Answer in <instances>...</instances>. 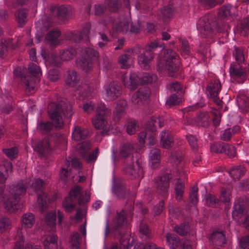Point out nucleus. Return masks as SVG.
Listing matches in <instances>:
<instances>
[{
	"label": "nucleus",
	"instance_id": "f257e3e1",
	"mask_svg": "<svg viewBox=\"0 0 249 249\" xmlns=\"http://www.w3.org/2000/svg\"><path fill=\"white\" fill-rule=\"evenodd\" d=\"M48 113L53 122L40 121L37 125L38 130L43 134H48L53 127L62 128L64 123L61 115L63 114L66 117L70 118L73 112L70 104L61 102L57 104H50L49 106Z\"/></svg>",
	"mask_w": 249,
	"mask_h": 249
},
{
	"label": "nucleus",
	"instance_id": "f03ea898",
	"mask_svg": "<svg viewBox=\"0 0 249 249\" xmlns=\"http://www.w3.org/2000/svg\"><path fill=\"white\" fill-rule=\"evenodd\" d=\"M133 207L131 205L129 210H122L120 213H117L116 217L113 221V231L114 236L120 239L122 246L128 248L132 246L130 244V235L127 233L128 225L127 218L132 217V211Z\"/></svg>",
	"mask_w": 249,
	"mask_h": 249
},
{
	"label": "nucleus",
	"instance_id": "7ed1b4c3",
	"mask_svg": "<svg viewBox=\"0 0 249 249\" xmlns=\"http://www.w3.org/2000/svg\"><path fill=\"white\" fill-rule=\"evenodd\" d=\"M7 198L5 202V208L10 213H16L18 210V203L21 196L26 192V188L22 180L7 188Z\"/></svg>",
	"mask_w": 249,
	"mask_h": 249
},
{
	"label": "nucleus",
	"instance_id": "20e7f679",
	"mask_svg": "<svg viewBox=\"0 0 249 249\" xmlns=\"http://www.w3.org/2000/svg\"><path fill=\"white\" fill-rule=\"evenodd\" d=\"M164 58L166 60L164 65L160 62H158L157 66L160 71L166 70L170 76L173 77L175 73L179 71L181 65L178 55L173 50L166 49L164 52Z\"/></svg>",
	"mask_w": 249,
	"mask_h": 249
},
{
	"label": "nucleus",
	"instance_id": "39448f33",
	"mask_svg": "<svg viewBox=\"0 0 249 249\" xmlns=\"http://www.w3.org/2000/svg\"><path fill=\"white\" fill-rule=\"evenodd\" d=\"M199 31L204 38H213L222 32L218 26V22L212 15H207L201 18L199 21Z\"/></svg>",
	"mask_w": 249,
	"mask_h": 249
},
{
	"label": "nucleus",
	"instance_id": "423d86ee",
	"mask_svg": "<svg viewBox=\"0 0 249 249\" xmlns=\"http://www.w3.org/2000/svg\"><path fill=\"white\" fill-rule=\"evenodd\" d=\"M158 47H162V45L158 40L151 42L145 46V51L139 55L138 59L141 68L147 70L150 67L149 63L155 56L153 52Z\"/></svg>",
	"mask_w": 249,
	"mask_h": 249
},
{
	"label": "nucleus",
	"instance_id": "0eeeda50",
	"mask_svg": "<svg viewBox=\"0 0 249 249\" xmlns=\"http://www.w3.org/2000/svg\"><path fill=\"white\" fill-rule=\"evenodd\" d=\"M124 173L130 178L134 179L143 176V169L141 162L138 159L134 164L133 158L127 159L123 162Z\"/></svg>",
	"mask_w": 249,
	"mask_h": 249
},
{
	"label": "nucleus",
	"instance_id": "6e6552de",
	"mask_svg": "<svg viewBox=\"0 0 249 249\" xmlns=\"http://www.w3.org/2000/svg\"><path fill=\"white\" fill-rule=\"evenodd\" d=\"M55 138L63 139V136L59 134H55L50 138H45L42 140H37L33 143L34 150L41 156L48 154L52 149L51 141Z\"/></svg>",
	"mask_w": 249,
	"mask_h": 249
},
{
	"label": "nucleus",
	"instance_id": "1a4fd4ad",
	"mask_svg": "<svg viewBox=\"0 0 249 249\" xmlns=\"http://www.w3.org/2000/svg\"><path fill=\"white\" fill-rule=\"evenodd\" d=\"M110 109L106 107L104 104L98 105L96 109V115L92 119V124L97 129H103L107 123V117L110 114Z\"/></svg>",
	"mask_w": 249,
	"mask_h": 249
},
{
	"label": "nucleus",
	"instance_id": "9d476101",
	"mask_svg": "<svg viewBox=\"0 0 249 249\" xmlns=\"http://www.w3.org/2000/svg\"><path fill=\"white\" fill-rule=\"evenodd\" d=\"M210 149L212 153L216 154L224 153L230 157L236 156V151L234 146L222 142H217L211 144Z\"/></svg>",
	"mask_w": 249,
	"mask_h": 249
},
{
	"label": "nucleus",
	"instance_id": "9b49d317",
	"mask_svg": "<svg viewBox=\"0 0 249 249\" xmlns=\"http://www.w3.org/2000/svg\"><path fill=\"white\" fill-rule=\"evenodd\" d=\"M172 179V175L167 173L155 178L154 185L162 196H164L168 193L170 187V181Z\"/></svg>",
	"mask_w": 249,
	"mask_h": 249
},
{
	"label": "nucleus",
	"instance_id": "f8f14e48",
	"mask_svg": "<svg viewBox=\"0 0 249 249\" xmlns=\"http://www.w3.org/2000/svg\"><path fill=\"white\" fill-rule=\"evenodd\" d=\"M81 189L76 186L71 189L69 196L67 197L63 202V207L67 213H71L76 205V200L81 195Z\"/></svg>",
	"mask_w": 249,
	"mask_h": 249
},
{
	"label": "nucleus",
	"instance_id": "ddd939ff",
	"mask_svg": "<svg viewBox=\"0 0 249 249\" xmlns=\"http://www.w3.org/2000/svg\"><path fill=\"white\" fill-rule=\"evenodd\" d=\"M230 74L232 78L239 80L240 83H243L247 79L249 73L248 70L242 64L232 63L230 69Z\"/></svg>",
	"mask_w": 249,
	"mask_h": 249
},
{
	"label": "nucleus",
	"instance_id": "4468645a",
	"mask_svg": "<svg viewBox=\"0 0 249 249\" xmlns=\"http://www.w3.org/2000/svg\"><path fill=\"white\" fill-rule=\"evenodd\" d=\"M151 95V90L147 86H143L140 88L132 96V102L138 105H142L144 103L147 101Z\"/></svg>",
	"mask_w": 249,
	"mask_h": 249
},
{
	"label": "nucleus",
	"instance_id": "2eb2a0df",
	"mask_svg": "<svg viewBox=\"0 0 249 249\" xmlns=\"http://www.w3.org/2000/svg\"><path fill=\"white\" fill-rule=\"evenodd\" d=\"M50 13L54 17L57 18L61 21H64L72 16V8L61 5L57 7L52 5L50 8Z\"/></svg>",
	"mask_w": 249,
	"mask_h": 249
},
{
	"label": "nucleus",
	"instance_id": "dca6fc26",
	"mask_svg": "<svg viewBox=\"0 0 249 249\" xmlns=\"http://www.w3.org/2000/svg\"><path fill=\"white\" fill-rule=\"evenodd\" d=\"M247 204L243 198H238L235 200L232 216L234 219L240 218L245 213Z\"/></svg>",
	"mask_w": 249,
	"mask_h": 249
},
{
	"label": "nucleus",
	"instance_id": "f3484780",
	"mask_svg": "<svg viewBox=\"0 0 249 249\" xmlns=\"http://www.w3.org/2000/svg\"><path fill=\"white\" fill-rule=\"evenodd\" d=\"M61 34V32L58 30L50 31L45 36V40L46 44L51 48L56 47L60 44V41L58 38Z\"/></svg>",
	"mask_w": 249,
	"mask_h": 249
},
{
	"label": "nucleus",
	"instance_id": "a211bd4d",
	"mask_svg": "<svg viewBox=\"0 0 249 249\" xmlns=\"http://www.w3.org/2000/svg\"><path fill=\"white\" fill-rule=\"evenodd\" d=\"M106 90L107 99L109 100H115L121 94V87L114 82L110 83L106 88Z\"/></svg>",
	"mask_w": 249,
	"mask_h": 249
},
{
	"label": "nucleus",
	"instance_id": "6ab92c4d",
	"mask_svg": "<svg viewBox=\"0 0 249 249\" xmlns=\"http://www.w3.org/2000/svg\"><path fill=\"white\" fill-rule=\"evenodd\" d=\"M221 89V85L219 80L216 79L211 81L206 88L208 96L209 98L217 96Z\"/></svg>",
	"mask_w": 249,
	"mask_h": 249
},
{
	"label": "nucleus",
	"instance_id": "aec40b11",
	"mask_svg": "<svg viewBox=\"0 0 249 249\" xmlns=\"http://www.w3.org/2000/svg\"><path fill=\"white\" fill-rule=\"evenodd\" d=\"M164 120L161 117L152 116L146 124V129L151 132H157V127L161 128L164 125Z\"/></svg>",
	"mask_w": 249,
	"mask_h": 249
},
{
	"label": "nucleus",
	"instance_id": "412c9836",
	"mask_svg": "<svg viewBox=\"0 0 249 249\" xmlns=\"http://www.w3.org/2000/svg\"><path fill=\"white\" fill-rule=\"evenodd\" d=\"M113 192L120 198H124L129 195V190L122 182H116L113 186Z\"/></svg>",
	"mask_w": 249,
	"mask_h": 249
},
{
	"label": "nucleus",
	"instance_id": "4be33fe9",
	"mask_svg": "<svg viewBox=\"0 0 249 249\" xmlns=\"http://www.w3.org/2000/svg\"><path fill=\"white\" fill-rule=\"evenodd\" d=\"M66 84L70 87L75 86L80 80V76L73 70L68 71L64 75Z\"/></svg>",
	"mask_w": 249,
	"mask_h": 249
},
{
	"label": "nucleus",
	"instance_id": "5701e85b",
	"mask_svg": "<svg viewBox=\"0 0 249 249\" xmlns=\"http://www.w3.org/2000/svg\"><path fill=\"white\" fill-rule=\"evenodd\" d=\"M123 82L125 87L130 90H134L141 83L140 78L135 73H130L129 76V81L125 82V78H123Z\"/></svg>",
	"mask_w": 249,
	"mask_h": 249
},
{
	"label": "nucleus",
	"instance_id": "b1692460",
	"mask_svg": "<svg viewBox=\"0 0 249 249\" xmlns=\"http://www.w3.org/2000/svg\"><path fill=\"white\" fill-rule=\"evenodd\" d=\"M89 135V132L85 128L75 126L72 134V138L75 141H79L86 139Z\"/></svg>",
	"mask_w": 249,
	"mask_h": 249
},
{
	"label": "nucleus",
	"instance_id": "393cba45",
	"mask_svg": "<svg viewBox=\"0 0 249 249\" xmlns=\"http://www.w3.org/2000/svg\"><path fill=\"white\" fill-rule=\"evenodd\" d=\"M15 20L19 27L24 26L28 20V10L26 9H20L17 10L15 14Z\"/></svg>",
	"mask_w": 249,
	"mask_h": 249
},
{
	"label": "nucleus",
	"instance_id": "a878e982",
	"mask_svg": "<svg viewBox=\"0 0 249 249\" xmlns=\"http://www.w3.org/2000/svg\"><path fill=\"white\" fill-rule=\"evenodd\" d=\"M174 140L169 131H163L160 134V143L164 148L168 149L173 145Z\"/></svg>",
	"mask_w": 249,
	"mask_h": 249
},
{
	"label": "nucleus",
	"instance_id": "bb28decb",
	"mask_svg": "<svg viewBox=\"0 0 249 249\" xmlns=\"http://www.w3.org/2000/svg\"><path fill=\"white\" fill-rule=\"evenodd\" d=\"M210 239L213 245L222 247L227 243L225 235L221 231H214L211 235Z\"/></svg>",
	"mask_w": 249,
	"mask_h": 249
},
{
	"label": "nucleus",
	"instance_id": "cd10ccee",
	"mask_svg": "<svg viewBox=\"0 0 249 249\" xmlns=\"http://www.w3.org/2000/svg\"><path fill=\"white\" fill-rule=\"evenodd\" d=\"M57 237L54 233L47 235L43 240L44 249H58Z\"/></svg>",
	"mask_w": 249,
	"mask_h": 249
},
{
	"label": "nucleus",
	"instance_id": "c85d7f7f",
	"mask_svg": "<svg viewBox=\"0 0 249 249\" xmlns=\"http://www.w3.org/2000/svg\"><path fill=\"white\" fill-rule=\"evenodd\" d=\"M127 106V102L124 100H119L113 111L114 120H119L124 115L125 108Z\"/></svg>",
	"mask_w": 249,
	"mask_h": 249
},
{
	"label": "nucleus",
	"instance_id": "c756f323",
	"mask_svg": "<svg viewBox=\"0 0 249 249\" xmlns=\"http://www.w3.org/2000/svg\"><path fill=\"white\" fill-rule=\"evenodd\" d=\"M246 172V168L243 165H239L231 168L229 173L233 179L238 180L244 175Z\"/></svg>",
	"mask_w": 249,
	"mask_h": 249
},
{
	"label": "nucleus",
	"instance_id": "7c9ffc66",
	"mask_svg": "<svg viewBox=\"0 0 249 249\" xmlns=\"http://www.w3.org/2000/svg\"><path fill=\"white\" fill-rule=\"evenodd\" d=\"M133 150V146L129 143H126L120 147L119 155L121 157L124 158V161L126 159H130L132 157L134 158L133 156H131Z\"/></svg>",
	"mask_w": 249,
	"mask_h": 249
},
{
	"label": "nucleus",
	"instance_id": "2f4dec72",
	"mask_svg": "<svg viewBox=\"0 0 249 249\" xmlns=\"http://www.w3.org/2000/svg\"><path fill=\"white\" fill-rule=\"evenodd\" d=\"M93 64V62L83 55L80 59L76 60V65L77 67L86 72H88L92 70Z\"/></svg>",
	"mask_w": 249,
	"mask_h": 249
},
{
	"label": "nucleus",
	"instance_id": "473e14b6",
	"mask_svg": "<svg viewBox=\"0 0 249 249\" xmlns=\"http://www.w3.org/2000/svg\"><path fill=\"white\" fill-rule=\"evenodd\" d=\"M165 237L166 243L170 248L176 249L178 247L180 243V239L177 235L168 233L165 235Z\"/></svg>",
	"mask_w": 249,
	"mask_h": 249
},
{
	"label": "nucleus",
	"instance_id": "72a5a7b5",
	"mask_svg": "<svg viewBox=\"0 0 249 249\" xmlns=\"http://www.w3.org/2000/svg\"><path fill=\"white\" fill-rule=\"evenodd\" d=\"M160 158V151L159 149L154 148L150 153V163L153 169L157 168L159 165Z\"/></svg>",
	"mask_w": 249,
	"mask_h": 249
},
{
	"label": "nucleus",
	"instance_id": "f704fd0d",
	"mask_svg": "<svg viewBox=\"0 0 249 249\" xmlns=\"http://www.w3.org/2000/svg\"><path fill=\"white\" fill-rule=\"evenodd\" d=\"M82 55L85 57H87V59L92 61L94 63L96 62L98 60V62L99 63H100V60H99V53L92 48H86L83 51Z\"/></svg>",
	"mask_w": 249,
	"mask_h": 249
},
{
	"label": "nucleus",
	"instance_id": "c9c22d12",
	"mask_svg": "<svg viewBox=\"0 0 249 249\" xmlns=\"http://www.w3.org/2000/svg\"><path fill=\"white\" fill-rule=\"evenodd\" d=\"M12 38H2L0 41V57L3 58L6 54L8 48H13Z\"/></svg>",
	"mask_w": 249,
	"mask_h": 249
},
{
	"label": "nucleus",
	"instance_id": "e433bc0d",
	"mask_svg": "<svg viewBox=\"0 0 249 249\" xmlns=\"http://www.w3.org/2000/svg\"><path fill=\"white\" fill-rule=\"evenodd\" d=\"M35 78L33 77L26 76L21 78V82L27 91L32 93L35 89Z\"/></svg>",
	"mask_w": 249,
	"mask_h": 249
},
{
	"label": "nucleus",
	"instance_id": "4c0bfd02",
	"mask_svg": "<svg viewBox=\"0 0 249 249\" xmlns=\"http://www.w3.org/2000/svg\"><path fill=\"white\" fill-rule=\"evenodd\" d=\"M173 14L174 10L169 5L161 8L160 11L158 13L159 16L162 18V19L164 22L168 21V19L173 17Z\"/></svg>",
	"mask_w": 249,
	"mask_h": 249
},
{
	"label": "nucleus",
	"instance_id": "58836bf2",
	"mask_svg": "<svg viewBox=\"0 0 249 249\" xmlns=\"http://www.w3.org/2000/svg\"><path fill=\"white\" fill-rule=\"evenodd\" d=\"M37 203L42 213L44 212L48 208L50 203V199L48 196L44 193L38 195Z\"/></svg>",
	"mask_w": 249,
	"mask_h": 249
},
{
	"label": "nucleus",
	"instance_id": "ea45409f",
	"mask_svg": "<svg viewBox=\"0 0 249 249\" xmlns=\"http://www.w3.org/2000/svg\"><path fill=\"white\" fill-rule=\"evenodd\" d=\"M91 147V143L88 141H85L81 143L78 144L76 149L79 154L83 157H87V155Z\"/></svg>",
	"mask_w": 249,
	"mask_h": 249
},
{
	"label": "nucleus",
	"instance_id": "a19ab883",
	"mask_svg": "<svg viewBox=\"0 0 249 249\" xmlns=\"http://www.w3.org/2000/svg\"><path fill=\"white\" fill-rule=\"evenodd\" d=\"M21 221L25 228H31L35 222V216L31 213H25L22 215Z\"/></svg>",
	"mask_w": 249,
	"mask_h": 249
},
{
	"label": "nucleus",
	"instance_id": "79ce46f5",
	"mask_svg": "<svg viewBox=\"0 0 249 249\" xmlns=\"http://www.w3.org/2000/svg\"><path fill=\"white\" fill-rule=\"evenodd\" d=\"M65 165L61 169L60 178L61 180L65 183L67 180L68 177L71 175V168L70 162L67 160H65Z\"/></svg>",
	"mask_w": 249,
	"mask_h": 249
},
{
	"label": "nucleus",
	"instance_id": "37998d69",
	"mask_svg": "<svg viewBox=\"0 0 249 249\" xmlns=\"http://www.w3.org/2000/svg\"><path fill=\"white\" fill-rule=\"evenodd\" d=\"M175 190L177 200L178 201H181L184 193L185 185L183 183L179 181V179L175 184Z\"/></svg>",
	"mask_w": 249,
	"mask_h": 249
},
{
	"label": "nucleus",
	"instance_id": "c03bdc74",
	"mask_svg": "<svg viewBox=\"0 0 249 249\" xmlns=\"http://www.w3.org/2000/svg\"><path fill=\"white\" fill-rule=\"evenodd\" d=\"M186 138L193 152L194 153L197 152L198 151L199 145L198 143V139L196 136L189 134L186 136Z\"/></svg>",
	"mask_w": 249,
	"mask_h": 249
},
{
	"label": "nucleus",
	"instance_id": "a18cd8bd",
	"mask_svg": "<svg viewBox=\"0 0 249 249\" xmlns=\"http://www.w3.org/2000/svg\"><path fill=\"white\" fill-rule=\"evenodd\" d=\"M235 8L231 6L230 4L223 5L219 12V16L220 18H225L229 16H231L233 14Z\"/></svg>",
	"mask_w": 249,
	"mask_h": 249
},
{
	"label": "nucleus",
	"instance_id": "49530a36",
	"mask_svg": "<svg viewBox=\"0 0 249 249\" xmlns=\"http://www.w3.org/2000/svg\"><path fill=\"white\" fill-rule=\"evenodd\" d=\"M77 54L76 50L73 48H69L64 50L61 54V59L64 61L72 59Z\"/></svg>",
	"mask_w": 249,
	"mask_h": 249
},
{
	"label": "nucleus",
	"instance_id": "de8ad7c7",
	"mask_svg": "<svg viewBox=\"0 0 249 249\" xmlns=\"http://www.w3.org/2000/svg\"><path fill=\"white\" fill-rule=\"evenodd\" d=\"M81 243V235L77 232L73 233L70 237V244L72 249H78Z\"/></svg>",
	"mask_w": 249,
	"mask_h": 249
},
{
	"label": "nucleus",
	"instance_id": "09e8293b",
	"mask_svg": "<svg viewBox=\"0 0 249 249\" xmlns=\"http://www.w3.org/2000/svg\"><path fill=\"white\" fill-rule=\"evenodd\" d=\"M233 55L236 61L234 64H243L245 61V57L243 50L241 48L235 47L233 52Z\"/></svg>",
	"mask_w": 249,
	"mask_h": 249
},
{
	"label": "nucleus",
	"instance_id": "8fccbe9b",
	"mask_svg": "<svg viewBox=\"0 0 249 249\" xmlns=\"http://www.w3.org/2000/svg\"><path fill=\"white\" fill-rule=\"evenodd\" d=\"M189 230V226L188 224L185 223L176 225L174 227V231L182 236L186 235Z\"/></svg>",
	"mask_w": 249,
	"mask_h": 249
},
{
	"label": "nucleus",
	"instance_id": "3c124183",
	"mask_svg": "<svg viewBox=\"0 0 249 249\" xmlns=\"http://www.w3.org/2000/svg\"><path fill=\"white\" fill-rule=\"evenodd\" d=\"M56 218V215L55 213H50L46 214L45 222L50 228V230H53L55 228Z\"/></svg>",
	"mask_w": 249,
	"mask_h": 249
},
{
	"label": "nucleus",
	"instance_id": "603ef678",
	"mask_svg": "<svg viewBox=\"0 0 249 249\" xmlns=\"http://www.w3.org/2000/svg\"><path fill=\"white\" fill-rule=\"evenodd\" d=\"M231 190L230 188L222 187L220 191V200L225 203H229L231 200Z\"/></svg>",
	"mask_w": 249,
	"mask_h": 249
},
{
	"label": "nucleus",
	"instance_id": "864d4df0",
	"mask_svg": "<svg viewBox=\"0 0 249 249\" xmlns=\"http://www.w3.org/2000/svg\"><path fill=\"white\" fill-rule=\"evenodd\" d=\"M15 249H22L24 243V237L21 230H18L15 236Z\"/></svg>",
	"mask_w": 249,
	"mask_h": 249
},
{
	"label": "nucleus",
	"instance_id": "5fc2aeb1",
	"mask_svg": "<svg viewBox=\"0 0 249 249\" xmlns=\"http://www.w3.org/2000/svg\"><path fill=\"white\" fill-rule=\"evenodd\" d=\"M139 231L142 236H145L146 239L151 237V231L148 225L142 221L139 226Z\"/></svg>",
	"mask_w": 249,
	"mask_h": 249
},
{
	"label": "nucleus",
	"instance_id": "6e6d98bb",
	"mask_svg": "<svg viewBox=\"0 0 249 249\" xmlns=\"http://www.w3.org/2000/svg\"><path fill=\"white\" fill-rule=\"evenodd\" d=\"M210 118L206 112H201L198 117V121L200 125L207 127L210 125Z\"/></svg>",
	"mask_w": 249,
	"mask_h": 249
},
{
	"label": "nucleus",
	"instance_id": "4d7b16f0",
	"mask_svg": "<svg viewBox=\"0 0 249 249\" xmlns=\"http://www.w3.org/2000/svg\"><path fill=\"white\" fill-rule=\"evenodd\" d=\"M206 202L209 207L215 208L219 205V199L214 195L209 194L206 197Z\"/></svg>",
	"mask_w": 249,
	"mask_h": 249
},
{
	"label": "nucleus",
	"instance_id": "13d9d810",
	"mask_svg": "<svg viewBox=\"0 0 249 249\" xmlns=\"http://www.w3.org/2000/svg\"><path fill=\"white\" fill-rule=\"evenodd\" d=\"M198 188L197 185L194 186L192 188L189 194L190 202L194 205H196L198 201Z\"/></svg>",
	"mask_w": 249,
	"mask_h": 249
},
{
	"label": "nucleus",
	"instance_id": "bf43d9fd",
	"mask_svg": "<svg viewBox=\"0 0 249 249\" xmlns=\"http://www.w3.org/2000/svg\"><path fill=\"white\" fill-rule=\"evenodd\" d=\"M2 151L11 160L15 159L18 156V148L15 146L10 148H4Z\"/></svg>",
	"mask_w": 249,
	"mask_h": 249
},
{
	"label": "nucleus",
	"instance_id": "052dcab7",
	"mask_svg": "<svg viewBox=\"0 0 249 249\" xmlns=\"http://www.w3.org/2000/svg\"><path fill=\"white\" fill-rule=\"evenodd\" d=\"M113 27L117 32H122L125 33L128 31L129 24L127 21H121L116 24H114Z\"/></svg>",
	"mask_w": 249,
	"mask_h": 249
},
{
	"label": "nucleus",
	"instance_id": "680f3d73",
	"mask_svg": "<svg viewBox=\"0 0 249 249\" xmlns=\"http://www.w3.org/2000/svg\"><path fill=\"white\" fill-rule=\"evenodd\" d=\"M107 4L109 10L113 12H117L122 5L121 1L118 0H107Z\"/></svg>",
	"mask_w": 249,
	"mask_h": 249
},
{
	"label": "nucleus",
	"instance_id": "e2e57ef3",
	"mask_svg": "<svg viewBox=\"0 0 249 249\" xmlns=\"http://www.w3.org/2000/svg\"><path fill=\"white\" fill-rule=\"evenodd\" d=\"M28 71L30 74L34 77H38L41 75V71L40 67L36 64L31 63L28 66Z\"/></svg>",
	"mask_w": 249,
	"mask_h": 249
},
{
	"label": "nucleus",
	"instance_id": "0e129e2a",
	"mask_svg": "<svg viewBox=\"0 0 249 249\" xmlns=\"http://www.w3.org/2000/svg\"><path fill=\"white\" fill-rule=\"evenodd\" d=\"M68 38L75 42H79L84 38L82 33L77 31L70 33L68 36Z\"/></svg>",
	"mask_w": 249,
	"mask_h": 249
},
{
	"label": "nucleus",
	"instance_id": "69168bd1",
	"mask_svg": "<svg viewBox=\"0 0 249 249\" xmlns=\"http://www.w3.org/2000/svg\"><path fill=\"white\" fill-rule=\"evenodd\" d=\"M181 99L176 94L171 95L166 102V105L170 107L179 105L181 102Z\"/></svg>",
	"mask_w": 249,
	"mask_h": 249
},
{
	"label": "nucleus",
	"instance_id": "338daca9",
	"mask_svg": "<svg viewBox=\"0 0 249 249\" xmlns=\"http://www.w3.org/2000/svg\"><path fill=\"white\" fill-rule=\"evenodd\" d=\"M11 224V221L7 217L0 218V232H2L8 229Z\"/></svg>",
	"mask_w": 249,
	"mask_h": 249
},
{
	"label": "nucleus",
	"instance_id": "774afa93",
	"mask_svg": "<svg viewBox=\"0 0 249 249\" xmlns=\"http://www.w3.org/2000/svg\"><path fill=\"white\" fill-rule=\"evenodd\" d=\"M44 182L41 179H35L32 182V187L35 191L42 192L44 189Z\"/></svg>",
	"mask_w": 249,
	"mask_h": 249
}]
</instances>
